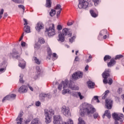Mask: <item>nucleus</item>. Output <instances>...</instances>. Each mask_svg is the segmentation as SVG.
<instances>
[{
    "label": "nucleus",
    "instance_id": "63",
    "mask_svg": "<svg viewBox=\"0 0 124 124\" xmlns=\"http://www.w3.org/2000/svg\"><path fill=\"white\" fill-rule=\"evenodd\" d=\"M62 124H68V123H67V122H62Z\"/></svg>",
    "mask_w": 124,
    "mask_h": 124
},
{
    "label": "nucleus",
    "instance_id": "15",
    "mask_svg": "<svg viewBox=\"0 0 124 124\" xmlns=\"http://www.w3.org/2000/svg\"><path fill=\"white\" fill-rule=\"evenodd\" d=\"M18 92L20 93H27V92H28V89H27V86L22 85L18 89Z\"/></svg>",
    "mask_w": 124,
    "mask_h": 124
},
{
    "label": "nucleus",
    "instance_id": "44",
    "mask_svg": "<svg viewBox=\"0 0 124 124\" xmlns=\"http://www.w3.org/2000/svg\"><path fill=\"white\" fill-rule=\"evenodd\" d=\"M18 8H21L23 10V12H25V6L23 5H18Z\"/></svg>",
    "mask_w": 124,
    "mask_h": 124
},
{
    "label": "nucleus",
    "instance_id": "47",
    "mask_svg": "<svg viewBox=\"0 0 124 124\" xmlns=\"http://www.w3.org/2000/svg\"><path fill=\"white\" fill-rule=\"evenodd\" d=\"M57 30L58 31H62V26L61 25H58L57 26Z\"/></svg>",
    "mask_w": 124,
    "mask_h": 124
},
{
    "label": "nucleus",
    "instance_id": "16",
    "mask_svg": "<svg viewBox=\"0 0 124 124\" xmlns=\"http://www.w3.org/2000/svg\"><path fill=\"white\" fill-rule=\"evenodd\" d=\"M55 10H59V11L57 13V16H59V15H61V13L62 12V6L61 4H57L55 8H54Z\"/></svg>",
    "mask_w": 124,
    "mask_h": 124
},
{
    "label": "nucleus",
    "instance_id": "4",
    "mask_svg": "<svg viewBox=\"0 0 124 124\" xmlns=\"http://www.w3.org/2000/svg\"><path fill=\"white\" fill-rule=\"evenodd\" d=\"M95 112V108L92 105L87 104L85 108H83V113H87L88 115L93 114Z\"/></svg>",
    "mask_w": 124,
    "mask_h": 124
},
{
    "label": "nucleus",
    "instance_id": "18",
    "mask_svg": "<svg viewBox=\"0 0 124 124\" xmlns=\"http://www.w3.org/2000/svg\"><path fill=\"white\" fill-rule=\"evenodd\" d=\"M49 96H50L49 94L42 93L40 94V99L42 101H44V99H45V97H49Z\"/></svg>",
    "mask_w": 124,
    "mask_h": 124
},
{
    "label": "nucleus",
    "instance_id": "30",
    "mask_svg": "<svg viewBox=\"0 0 124 124\" xmlns=\"http://www.w3.org/2000/svg\"><path fill=\"white\" fill-rule=\"evenodd\" d=\"M68 87H69V88H70V89H71V90H77V88H76V87L72 85V84H71V83H69Z\"/></svg>",
    "mask_w": 124,
    "mask_h": 124
},
{
    "label": "nucleus",
    "instance_id": "6",
    "mask_svg": "<svg viewBox=\"0 0 124 124\" xmlns=\"http://www.w3.org/2000/svg\"><path fill=\"white\" fill-rule=\"evenodd\" d=\"M62 112L67 118H69L71 115V113H70V109L68 107H66L65 106H63L62 107Z\"/></svg>",
    "mask_w": 124,
    "mask_h": 124
},
{
    "label": "nucleus",
    "instance_id": "24",
    "mask_svg": "<svg viewBox=\"0 0 124 124\" xmlns=\"http://www.w3.org/2000/svg\"><path fill=\"white\" fill-rule=\"evenodd\" d=\"M24 31L26 33H30L31 32V27L29 25L24 26Z\"/></svg>",
    "mask_w": 124,
    "mask_h": 124
},
{
    "label": "nucleus",
    "instance_id": "50",
    "mask_svg": "<svg viewBox=\"0 0 124 124\" xmlns=\"http://www.w3.org/2000/svg\"><path fill=\"white\" fill-rule=\"evenodd\" d=\"M93 117L94 119H97V118H98V113H95L93 115Z\"/></svg>",
    "mask_w": 124,
    "mask_h": 124
},
{
    "label": "nucleus",
    "instance_id": "64",
    "mask_svg": "<svg viewBox=\"0 0 124 124\" xmlns=\"http://www.w3.org/2000/svg\"><path fill=\"white\" fill-rule=\"evenodd\" d=\"M121 97H122V99H123V100H124V94H122V95H121Z\"/></svg>",
    "mask_w": 124,
    "mask_h": 124
},
{
    "label": "nucleus",
    "instance_id": "22",
    "mask_svg": "<svg viewBox=\"0 0 124 124\" xmlns=\"http://www.w3.org/2000/svg\"><path fill=\"white\" fill-rule=\"evenodd\" d=\"M105 116L108 118V119H110L111 118V113H110V111L107 110L105 111V113L103 115V118L104 119Z\"/></svg>",
    "mask_w": 124,
    "mask_h": 124
},
{
    "label": "nucleus",
    "instance_id": "31",
    "mask_svg": "<svg viewBox=\"0 0 124 124\" xmlns=\"http://www.w3.org/2000/svg\"><path fill=\"white\" fill-rule=\"evenodd\" d=\"M38 119L37 118H35L31 121V124H38Z\"/></svg>",
    "mask_w": 124,
    "mask_h": 124
},
{
    "label": "nucleus",
    "instance_id": "19",
    "mask_svg": "<svg viewBox=\"0 0 124 124\" xmlns=\"http://www.w3.org/2000/svg\"><path fill=\"white\" fill-rule=\"evenodd\" d=\"M58 40V41H61V42H64V40H65V39L64 38L63 34L61 33L59 34Z\"/></svg>",
    "mask_w": 124,
    "mask_h": 124
},
{
    "label": "nucleus",
    "instance_id": "3",
    "mask_svg": "<svg viewBox=\"0 0 124 124\" xmlns=\"http://www.w3.org/2000/svg\"><path fill=\"white\" fill-rule=\"evenodd\" d=\"M45 115L46 116V123L49 124L51 123V116L55 115V111L53 109H50L48 111V110H45Z\"/></svg>",
    "mask_w": 124,
    "mask_h": 124
},
{
    "label": "nucleus",
    "instance_id": "36",
    "mask_svg": "<svg viewBox=\"0 0 124 124\" xmlns=\"http://www.w3.org/2000/svg\"><path fill=\"white\" fill-rule=\"evenodd\" d=\"M23 76H24L22 74H21L19 76V77H20L19 82H20V83H21V84H23V83H24V80H23Z\"/></svg>",
    "mask_w": 124,
    "mask_h": 124
},
{
    "label": "nucleus",
    "instance_id": "29",
    "mask_svg": "<svg viewBox=\"0 0 124 124\" xmlns=\"http://www.w3.org/2000/svg\"><path fill=\"white\" fill-rule=\"evenodd\" d=\"M112 59V57L110 55H106L104 57V62H106V61H108V60H110Z\"/></svg>",
    "mask_w": 124,
    "mask_h": 124
},
{
    "label": "nucleus",
    "instance_id": "7",
    "mask_svg": "<svg viewBox=\"0 0 124 124\" xmlns=\"http://www.w3.org/2000/svg\"><path fill=\"white\" fill-rule=\"evenodd\" d=\"M9 56L10 58L12 57L13 59H16V60H19L20 59V55H19V52H18V51H17V50H16V49L15 48L13 49V52L10 53L9 54Z\"/></svg>",
    "mask_w": 124,
    "mask_h": 124
},
{
    "label": "nucleus",
    "instance_id": "8",
    "mask_svg": "<svg viewBox=\"0 0 124 124\" xmlns=\"http://www.w3.org/2000/svg\"><path fill=\"white\" fill-rule=\"evenodd\" d=\"M63 85V89H66L67 87H68V80L67 79H65L64 81H62L60 84L58 86V89L59 91H62V88Z\"/></svg>",
    "mask_w": 124,
    "mask_h": 124
},
{
    "label": "nucleus",
    "instance_id": "55",
    "mask_svg": "<svg viewBox=\"0 0 124 124\" xmlns=\"http://www.w3.org/2000/svg\"><path fill=\"white\" fill-rule=\"evenodd\" d=\"M22 47H25L26 46V43L25 42H22L21 44Z\"/></svg>",
    "mask_w": 124,
    "mask_h": 124
},
{
    "label": "nucleus",
    "instance_id": "46",
    "mask_svg": "<svg viewBox=\"0 0 124 124\" xmlns=\"http://www.w3.org/2000/svg\"><path fill=\"white\" fill-rule=\"evenodd\" d=\"M94 4H98V3H100V0H93Z\"/></svg>",
    "mask_w": 124,
    "mask_h": 124
},
{
    "label": "nucleus",
    "instance_id": "39",
    "mask_svg": "<svg viewBox=\"0 0 124 124\" xmlns=\"http://www.w3.org/2000/svg\"><path fill=\"white\" fill-rule=\"evenodd\" d=\"M75 38H76V37L74 36L71 38L69 39V42H70L71 43H72V42H73V41H74V40H75Z\"/></svg>",
    "mask_w": 124,
    "mask_h": 124
},
{
    "label": "nucleus",
    "instance_id": "35",
    "mask_svg": "<svg viewBox=\"0 0 124 124\" xmlns=\"http://www.w3.org/2000/svg\"><path fill=\"white\" fill-rule=\"evenodd\" d=\"M12 1L15 2V3H22L23 0H12Z\"/></svg>",
    "mask_w": 124,
    "mask_h": 124
},
{
    "label": "nucleus",
    "instance_id": "5",
    "mask_svg": "<svg viewBox=\"0 0 124 124\" xmlns=\"http://www.w3.org/2000/svg\"><path fill=\"white\" fill-rule=\"evenodd\" d=\"M46 32L48 34V36H53L56 34L55 32V25L54 24H50L48 28H46Z\"/></svg>",
    "mask_w": 124,
    "mask_h": 124
},
{
    "label": "nucleus",
    "instance_id": "56",
    "mask_svg": "<svg viewBox=\"0 0 124 124\" xmlns=\"http://www.w3.org/2000/svg\"><path fill=\"white\" fill-rule=\"evenodd\" d=\"M47 54L49 57H51V56H52V52L51 51H48Z\"/></svg>",
    "mask_w": 124,
    "mask_h": 124
},
{
    "label": "nucleus",
    "instance_id": "25",
    "mask_svg": "<svg viewBox=\"0 0 124 124\" xmlns=\"http://www.w3.org/2000/svg\"><path fill=\"white\" fill-rule=\"evenodd\" d=\"M110 93V91L109 90H107L105 92L104 94H103V96L102 97V99H105L107 97V96L108 95V93Z\"/></svg>",
    "mask_w": 124,
    "mask_h": 124
},
{
    "label": "nucleus",
    "instance_id": "12",
    "mask_svg": "<svg viewBox=\"0 0 124 124\" xmlns=\"http://www.w3.org/2000/svg\"><path fill=\"white\" fill-rule=\"evenodd\" d=\"M62 34H63L64 36L68 35L69 37H70L72 35L71 30L68 28H64L62 31Z\"/></svg>",
    "mask_w": 124,
    "mask_h": 124
},
{
    "label": "nucleus",
    "instance_id": "10",
    "mask_svg": "<svg viewBox=\"0 0 124 124\" xmlns=\"http://www.w3.org/2000/svg\"><path fill=\"white\" fill-rule=\"evenodd\" d=\"M105 106L107 109H112L113 107V101L109 99H107L105 100Z\"/></svg>",
    "mask_w": 124,
    "mask_h": 124
},
{
    "label": "nucleus",
    "instance_id": "51",
    "mask_svg": "<svg viewBox=\"0 0 124 124\" xmlns=\"http://www.w3.org/2000/svg\"><path fill=\"white\" fill-rule=\"evenodd\" d=\"M123 92V89L122 88H119L118 89V90H117V93H122V92Z\"/></svg>",
    "mask_w": 124,
    "mask_h": 124
},
{
    "label": "nucleus",
    "instance_id": "17",
    "mask_svg": "<svg viewBox=\"0 0 124 124\" xmlns=\"http://www.w3.org/2000/svg\"><path fill=\"white\" fill-rule=\"evenodd\" d=\"M35 29L37 31H40V30H43L44 29V25L42 23H38Z\"/></svg>",
    "mask_w": 124,
    "mask_h": 124
},
{
    "label": "nucleus",
    "instance_id": "32",
    "mask_svg": "<svg viewBox=\"0 0 124 124\" xmlns=\"http://www.w3.org/2000/svg\"><path fill=\"white\" fill-rule=\"evenodd\" d=\"M70 92V91L69 90V89H64V90H62V94H65V93H69V92Z\"/></svg>",
    "mask_w": 124,
    "mask_h": 124
},
{
    "label": "nucleus",
    "instance_id": "45",
    "mask_svg": "<svg viewBox=\"0 0 124 124\" xmlns=\"http://www.w3.org/2000/svg\"><path fill=\"white\" fill-rule=\"evenodd\" d=\"M34 47L36 49V50H38V49H39V48H40V46H39L37 44H35Z\"/></svg>",
    "mask_w": 124,
    "mask_h": 124
},
{
    "label": "nucleus",
    "instance_id": "23",
    "mask_svg": "<svg viewBox=\"0 0 124 124\" xmlns=\"http://www.w3.org/2000/svg\"><path fill=\"white\" fill-rule=\"evenodd\" d=\"M46 7H47V8L52 7V0H46Z\"/></svg>",
    "mask_w": 124,
    "mask_h": 124
},
{
    "label": "nucleus",
    "instance_id": "42",
    "mask_svg": "<svg viewBox=\"0 0 124 124\" xmlns=\"http://www.w3.org/2000/svg\"><path fill=\"white\" fill-rule=\"evenodd\" d=\"M92 59H93V56L92 55H90L88 59L86 60V62H90L92 61Z\"/></svg>",
    "mask_w": 124,
    "mask_h": 124
},
{
    "label": "nucleus",
    "instance_id": "14",
    "mask_svg": "<svg viewBox=\"0 0 124 124\" xmlns=\"http://www.w3.org/2000/svg\"><path fill=\"white\" fill-rule=\"evenodd\" d=\"M61 116L57 115L54 116V124H61Z\"/></svg>",
    "mask_w": 124,
    "mask_h": 124
},
{
    "label": "nucleus",
    "instance_id": "38",
    "mask_svg": "<svg viewBox=\"0 0 124 124\" xmlns=\"http://www.w3.org/2000/svg\"><path fill=\"white\" fill-rule=\"evenodd\" d=\"M92 100H96V102H97L98 103H99V100L98 99V96H94Z\"/></svg>",
    "mask_w": 124,
    "mask_h": 124
},
{
    "label": "nucleus",
    "instance_id": "34",
    "mask_svg": "<svg viewBox=\"0 0 124 124\" xmlns=\"http://www.w3.org/2000/svg\"><path fill=\"white\" fill-rule=\"evenodd\" d=\"M122 58H124L123 55H118L116 56L114 60H119V59H122Z\"/></svg>",
    "mask_w": 124,
    "mask_h": 124
},
{
    "label": "nucleus",
    "instance_id": "11",
    "mask_svg": "<svg viewBox=\"0 0 124 124\" xmlns=\"http://www.w3.org/2000/svg\"><path fill=\"white\" fill-rule=\"evenodd\" d=\"M83 77V72H77L74 73L72 75L73 79L75 80H77V79H80Z\"/></svg>",
    "mask_w": 124,
    "mask_h": 124
},
{
    "label": "nucleus",
    "instance_id": "2",
    "mask_svg": "<svg viewBox=\"0 0 124 124\" xmlns=\"http://www.w3.org/2000/svg\"><path fill=\"white\" fill-rule=\"evenodd\" d=\"M78 8L79 9H82V8L86 9V8L93 6L92 0H87V1L86 0H78Z\"/></svg>",
    "mask_w": 124,
    "mask_h": 124
},
{
    "label": "nucleus",
    "instance_id": "61",
    "mask_svg": "<svg viewBox=\"0 0 124 124\" xmlns=\"http://www.w3.org/2000/svg\"><path fill=\"white\" fill-rule=\"evenodd\" d=\"M77 94L78 95L79 97H80L82 95L81 93L80 92H77Z\"/></svg>",
    "mask_w": 124,
    "mask_h": 124
},
{
    "label": "nucleus",
    "instance_id": "13",
    "mask_svg": "<svg viewBox=\"0 0 124 124\" xmlns=\"http://www.w3.org/2000/svg\"><path fill=\"white\" fill-rule=\"evenodd\" d=\"M15 98H16V94H15L8 95L3 98L2 102H4L6 100H10V99H15Z\"/></svg>",
    "mask_w": 124,
    "mask_h": 124
},
{
    "label": "nucleus",
    "instance_id": "27",
    "mask_svg": "<svg viewBox=\"0 0 124 124\" xmlns=\"http://www.w3.org/2000/svg\"><path fill=\"white\" fill-rule=\"evenodd\" d=\"M90 14L91 15V16H92V17H93L94 18L97 17V16H98L97 14H96L95 13V12H94V11H93V10H91L90 11Z\"/></svg>",
    "mask_w": 124,
    "mask_h": 124
},
{
    "label": "nucleus",
    "instance_id": "37",
    "mask_svg": "<svg viewBox=\"0 0 124 124\" xmlns=\"http://www.w3.org/2000/svg\"><path fill=\"white\" fill-rule=\"evenodd\" d=\"M23 115H24V112H23V111H20L19 114L17 117V120H18V119H19V118H22V117H23Z\"/></svg>",
    "mask_w": 124,
    "mask_h": 124
},
{
    "label": "nucleus",
    "instance_id": "9",
    "mask_svg": "<svg viewBox=\"0 0 124 124\" xmlns=\"http://www.w3.org/2000/svg\"><path fill=\"white\" fill-rule=\"evenodd\" d=\"M112 117L115 120V124H119L118 121H120V122H123V115L122 116H120L118 115V114L113 113Z\"/></svg>",
    "mask_w": 124,
    "mask_h": 124
},
{
    "label": "nucleus",
    "instance_id": "60",
    "mask_svg": "<svg viewBox=\"0 0 124 124\" xmlns=\"http://www.w3.org/2000/svg\"><path fill=\"white\" fill-rule=\"evenodd\" d=\"M7 16H8V15L7 14V13H5L4 14V17L5 18V17H7Z\"/></svg>",
    "mask_w": 124,
    "mask_h": 124
},
{
    "label": "nucleus",
    "instance_id": "41",
    "mask_svg": "<svg viewBox=\"0 0 124 124\" xmlns=\"http://www.w3.org/2000/svg\"><path fill=\"white\" fill-rule=\"evenodd\" d=\"M67 122L68 123V124H73V120H72L71 119H69L67 120Z\"/></svg>",
    "mask_w": 124,
    "mask_h": 124
},
{
    "label": "nucleus",
    "instance_id": "43",
    "mask_svg": "<svg viewBox=\"0 0 124 124\" xmlns=\"http://www.w3.org/2000/svg\"><path fill=\"white\" fill-rule=\"evenodd\" d=\"M39 42H40V43L41 44H44V43H45V41L44 40V39H43V38L39 39Z\"/></svg>",
    "mask_w": 124,
    "mask_h": 124
},
{
    "label": "nucleus",
    "instance_id": "49",
    "mask_svg": "<svg viewBox=\"0 0 124 124\" xmlns=\"http://www.w3.org/2000/svg\"><path fill=\"white\" fill-rule=\"evenodd\" d=\"M19 66L20 67H21V68H22L23 69H24V68H25V64H22V63H20L19 64Z\"/></svg>",
    "mask_w": 124,
    "mask_h": 124
},
{
    "label": "nucleus",
    "instance_id": "52",
    "mask_svg": "<svg viewBox=\"0 0 124 124\" xmlns=\"http://www.w3.org/2000/svg\"><path fill=\"white\" fill-rule=\"evenodd\" d=\"M23 21L24 22V25L27 26V25H28V20H27V19H26L25 18H24Z\"/></svg>",
    "mask_w": 124,
    "mask_h": 124
},
{
    "label": "nucleus",
    "instance_id": "59",
    "mask_svg": "<svg viewBox=\"0 0 124 124\" xmlns=\"http://www.w3.org/2000/svg\"><path fill=\"white\" fill-rule=\"evenodd\" d=\"M85 69L86 71H88V69H89V65H87L86 66L85 68Z\"/></svg>",
    "mask_w": 124,
    "mask_h": 124
},
{
    "label": "nucleus",
    "instance_id": "21",
    "mask_svg": "<svg viewBox=\"0 0 124 124\" xmlns=\"http://www.w3.org/2000/svg\"><path fill=\"white\" fill-rule=\"evenodd\" d=\"M87 85L89 89H93V88H94V82L91 80H89L87 82Z\"/></svg>",
    "mask_w": 124,
    "mask_h": 124
},
{
    "label": "nucleus",
    "instance_id": "40",
    "mask_svg": "<svg viewBox=\"0 0 124 124\" xmlns=\"http://www.w3.org/2000/svg\"><path fill=\"white\" fill-rule=\"evenodd\" d=\"M107 32L106 31L103 30L102 31H101L100 33V35H101V36H103V35H104V34H106Z\"/></svg>",
    "mask_w": 124,
    "mask_h": 124
},
{
    "label": "nucleus",
    "instance_id": "53",
    "mask_svg": "<svg viewBox=\"0 0 124 124\" xmlns=\"http://www.w3.org/2000/svg\"><path fill=\"white\" fill-rule=\"evenodd\" d=\"M41 104V103L39 101H37L35 103L36 106H37V107L40 106Z\"/></svg>",
    "mask_w": 124,
    "mask_h": 124
},
{
    "label": "nucleus",
    "instance_id": "57",
    "mask_svg": "<svg viewBox=\"0 0 124 124\" xmlns=\"http://www.w3.org/2000/svg\"><path fill=\"white\" fill-rule=\"evenodd\" d=\"M72 25H73V23H72V22H68L67 23L68 26H72Z\"/></svg>",
    "mask_w": 124,
    "mask_h": 124
},
{
    "label": "nucleus",
    "instance_id": "26",
    "mask_svg": "<svg viewBox=\"0 0 124 124\" xmlns=\"http://www.w3.org/2000/svg\"><path fill=\"white\" fill-rule=\"evenodd\" d=\"M33 60L34 61L35 63L36 64H40L41 63V60H39L37 57H33Z\"/></svg>",
    "mask_w": 124,
    "mask_h": 124
},
{
    "label": "nucleus",
    "instance_id": "62",
    "mask_svg": "<svg viewBox=\"0 0 124 124\" xmlns=\"http://www.w3.org/2000/svg\"><path fill=\"white\" fill-rule=\"evenodd\" d=\"M29 88L30 90H31V92H33V88H32V87H31V86H29Z\"/></svg>",
    "mask_w": 124,
    "mask_h": 124
},
{
    "label": "nucleus",
    "instance_id": "58",
    "mask_svg": "<svg viewBox=\"0 0 124 124\" xmlns=\"http://www.w3.org/2000/svg\"><path fill=\"white\" fill-rule=\"evenodd\" d=\"M75 62H78L79 61V59L78 58V57L77 56L75 59Z\"/></svg>",
    "mask_w": 124,
    "mask_h": 124
},
{
    "label": "nucleus",
    "instance_id": "1",
    "mask_svg": "<svg viewBox=\"0 0 124 124\" xmlns=\"http://www.w3.org/2000/svg\"><path fill=\"white\" fill-rule=\"evenodd\" d=\"M110 73H111V70L110 69H106L105 71L102 74V76L104 79L103 80V82L104 84L108 83L109 85H112L113 83V79L111 78H108V81L107 80L108 77H110Z\"/></svg>",
    "mask_w": 124,
    "mask_h": 124
},
{
    "label": "nucleus",
    "instance_id": "28",
    "mask_svg": "<svg viewBox=\"0 0 124 124\" xmlns=\"http://www.w3.org/2000/svg\"><path fill=\"white\" fill-rule=\"evenodd\" d=\"M56 14V10L52 9L51 10V12L49 13V15L51 16V17H53V16H55Z\"/></svg>",
    "mask_w": 124,
    "mask_h": 124
},
{
    "label": "nucleus",
    "instance_id": "33",
    "mask_svg": "<svg viewBox=\"0 0 124 124\" xmlns=\"http://www.w3.org/2000/svg\"><path fill=\"white\" fill-rule=\"evenodd\" d=\"M23 120L22 118H17L16 119V123L17 124H22V120Z\"/></svg>",
    "mask_w": 124,
    "mask_h": 124
},
{
    "label": "nucleus",
    "instance_id": "54",
    "mask_svg": "<svg viewBox=\"0 0 124 124\" xmlns=\"http://www.w3.org/2000/svg\"><path fill=\"white\" fill-rule=\"evenodd\" d=\"M4 71H5V68H0V72H4Z\"/></svg>",
    "mask_w": 124,
    "mask_h": 124
},
{
    "label": "nucleus",
    "instance_id": "20",
    "mask_svg": "<svg viewBox=\"0 0 124 124\" xmlns=\"http://www.w3.org/2000/svg\"><path fill=\"white\" fill-rule=\"evenodd\" d=\"M114 64H116V61H115L114 59H112L110 60V62L108 63V67H112Z\"/></svg>",
    "mask_w": 124,
    "mask_h": 124
},
{
    "label": "nucleus",
    "instance_id": "48",
    "mask_svg": "<svg viewBox=\"0 0 124 124\" xmlns=\"http://www.w3.org/2000/svg\"><path fill=\"white\" fill-rule=\"evenodd\" d=\"M36 70H38V75H39V74H40V72L41 71V70H40V67L39 66H37Z\"/></svg>",
    "mask_w": 124,
    "mask_h": 124
}]
</instances>
